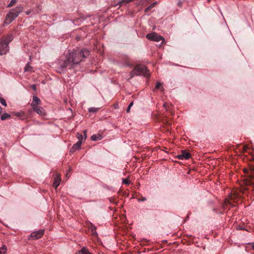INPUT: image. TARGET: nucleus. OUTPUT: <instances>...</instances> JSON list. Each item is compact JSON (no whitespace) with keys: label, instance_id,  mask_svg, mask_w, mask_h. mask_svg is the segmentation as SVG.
Instances as JSON below:
<instances>
[{"label":"nucleus","instance_id":"1","mask_svg":"<svg viewBox=\"0 0 254 254\" xmlns=\"http://www.w3.org/2000/svg\"><path fill=\"white\" fill-rule=\"evenodd\" d=\"M68 54L66 55V58H67L68 60L74 66L78 64L84 58L87 57L89 55V51L86 49L77 48L71 52L69 50Z\"/></svg>","mask_w":254,"mask_h":254},{"label":"nucleus","instance_id":"2","mask_svg":"<svg viewBox=\"0 0 254 254\" xmlns=\"http://www.w3.org/2000/svg\"><path fill=\"white\" fill-rule=\"evenodd\" d=\"M23 7L20 5L14 8L10 9L6 14L4 21V25L10 24L22 11Z\"/></svg>","mask_w":254,"mask_h":254},{"label":"nucleus","instance_id":"3","mask_svg":"<svg viewBox=\"0 0 254 254\" xmlns=\"http://www.w3.org/2000/svg\"><path fill=\"white\" fill-rule=\"evenodd\" d=\"M13 40L11 34L3 37L0 41V55L6 54L9 51V44Z\"/></svg>","mask_w":254,"mask_h":254},{"label":"nucleus","instance_id":"4","mask_svg":"<svg viewBox=\"0 0 254 254\" xmlns=\"http://www.w3.org/2000/svg\"><path fill=\"white\" fill-rule=\"evenodd\" d=\"M66 60L60 61L57 64L56 68L58 72L62 73L65 72L68 66L73 67V65H72L69 61L68 60L67 58H66Z\"/></svg>","mask_w":254,"mask_h":254},{"label":"nucleus","instance_id":"5","mask_svg":"<svg viewBox=\"0 0 254 254\" xmlns=\"http://www.w3.org/2000/svg\"><path fill=\"white\" fill-rule=\"evenodd\" d=\"M133 75H143L147 76L148 75V71L145 66L143 65H137L133 70L131 72Z\"/></svg>","mask_w":254,"mask_h":254},{"label":"nucleus","instance_id":"6","mask_svg":"<svg viewBox=\"0 0 254 254\" xmlns=\"http://www.w3.org/2000/svg\"><path fill=\"white\" fill-rule=\"evenodd\" d=\"M146 37L148 40L153 41L159 42L164 40L163 37L159 35L158 34L155 32L149 33L146 35Z\"/></svg>","mask_w":254,"mask_h":254},{"label":"nucleus","instance_id":"7","mask_svg":"<svg viewBox=\"0 0 254 254\" xmlns=\"http://www.w3.org/2000/svg\"><path fill=\"white\" fill-rule=\"evenodd\" d=\"M44 234V230H39L37 231L31 233L30 237L33 240H38L40 239Z\"/></svg>","mask_w":254,"mask_h":254},{"label":"nucleus","instance_id":"8","mask_svg":"<svg viewBox=\"0 0 254 254\" xmlns=\"http://www.w3.org/2000/svg\"><path fill=\"white\" fill-rule=\"evenodd\" d=\"M247 185L254 187V170H251L250 176L246 181Z\"/></svg>","mask_w":254,"mask_h":254},{"label":"nucleus","instance_id":"9","mask_svg":"<svg viewBox=\"0 0 254 254\" xmlns=\"http://www.w3.org/2000/svg\"><path fill=\"white\" fill-rule=\"evenodd\" d=\"M190 157V154L185 150L182 152V153L177 156V158L179 160L189 159Z\"/></svg>","mask_w":254,"mask_h":254},{"label":"nucleus","instance_id":"10","mask_svg":"<svg viewBox=\"0 0 254 254\" xmlns=\"http://www.w3.org/2000/svg\"><path fill=\"white\" fill-rule=\"evenodd\" d=\"M32 110L37 113L39 115L44 117L46 115V112L44 109L41 106H37L32 108Z\"/></svg>","mask_w":254,"mask_h":254},{"label":"nucleus","instance_id":"11","mask_svg":"<svg viewBox=\"0 0 254 254\" xmlns=\"http://www.w3.org/2000/svg\"><path fill=\"white\" fill-rule=\"evenodd\" d=\"M41 100L40 99L36 96H34L33 97L32 101L31 103V106L32 107V108L38 106L39 105L41 104Z\"/></svg>","mask_w":254,"mask_h":254},{"label":"nucleus","instance_id":"12","mask_svg":"<svg viewBox=\"0 0 254 254\" xmlns=\"http://www.w3.org/2000/svg\"><path fill=\"white\" fill-rule=\"evenodd\" d=\"M81 142L78 141L72 146L70 149V152H73L80 148L81 145Z\"/></svg>","mask_w":254,"mask_h":254},{"label":"nucleus","instance_id":"13","mask_svg":"<svg viewBox=\"0 0 254 254\" xmlns=\"http://www.w3.org/2000/svg\"><path fill=\"white\" fill-rule=\"evenodd\" d=\"M61 182V179L60 177L57 176L55 178L53 186L56 189H57L58 187L60 185Z\"/></svg>","mask_w":254,"mask_h":254},{"label":"nucleus","instance_id":"14","mask_svg":"<svg viewBox=\"0 0 254 254\" xmlns=\"http://www.w3.org/2000/svg\"><path fill=\"white\" fill-rule=\"evenodd\" d=\"M103 136L100 134H93L91 137V139L93 141L100 140H101Z\"/></svg>","mask_w":254,"mask_h":254},{"label":"nucleus","instance_id":"15","mask_svg":"<svg viewBox=\"0 0 254 254\" xmlns=\"http://www.w3.org/2000/svg\"><path fill=\"white\" fill-rule=\"evenodd\" d=\"M10 118V115L7 113H4L1 115L0 117V119L1 121H4L6 119H9Z\"/></svg>","mask_w":254,"mask_h":254},{"label":"nucleus","instance_id":"16","mask_svg":"<svg viewBox=\"0 0 254 254\" xmlns=\"http://www.w3.org/2000/svg\"><path fill=\"white\" fill-rule=\"evenodd\" d=\"M157 4V1H155L152 4H151L149 6H148L145 9V11L146 12L150 11L153 7L155 6V5Z\"/></svg>","mask_w":254,"mask_h":254},{"label":"nucleus","instance_id":"17","mask_svg":"<svg viewBox=\"0 0 254 254\" xmlns=\"http://www.w3.org/2000/svg\"><path fill=\"white\" fill-rule=\"evenodd\" d=\"M77 137L78 139V141H81V143H82L83 141L86 139L85 138H84V136L79 133H77Z\"/></svg>","mask_w":254,"mask_h":254},{"label":"nucleus","instance_id":"18","mask_svg":"<svg viewBox=\"0 0 254 254\" xmlns=\"http://www.w3.org/2000/svg\"><path fill=\"white\" fill-rule=\"evenodd\" d=\"M7 249L5 245H3L1 248H0V254H5L6 252Z\"/></svg>","mask_w":254,"mask_h":254},{"label":"nucleus","instance_id":"19","mask_svg":"<svg viewBox=\"0 0 254 254\" xmlns=\"http://www.w3.org/2000/svg\"><path fill=\"white\" fill-rule=\"evenodd\" d=\"M99 108H95V107H91L88 109V111L90 113H96L99 110Z\"/></svg>","mask_w":254,"mask_h":254},{"label":"nucleus","instance_id":"20","mask_svg":"<svg viewBox=\"0 0 254 254\" xmlns=\"http://www.w3.org/2000/svg\"><path fill=\"white\" fill-rule=\"evenodd\" d=\"M17 2L16 0H11L9 3L7 5V7H10L13 6Z\"/></svg>","mask_w":254,"mask_h":254},{"label":"nucleus","instance_id":"21","mask_svg":"<svg viewBox=\"0 0 254 254\" xmlns=\"http://www.w3.org/2000/svg\"><path fill=\"white\" fill-rule=\"evenodd\" d=\"M0 103L4 106L6 107L7 106L6 102L5 100L2 98L0 97Z\"/></svg>","mask_w":254,"mask_h":254},{"label":"nucleus","instance_id":"22","mask_svg":"<svg viewBox=\"0 0 254 254\" xmlns=\"http://www.w3.org/2000/svg\"><path fill=\"white\" fill-rule=\"evenodd\" d=\"M16 116L19 117L20 118H21L22 119H24V113L22 112H18L16 114Z\"/></svg>","mask_w":254,"mask_h":254},{"label":"nucleus","instance_id":"23","mask_svg":"<svg viewBox=\"0 0 254 254\" xmlns=\"http://www.w3.org/2000/svg\"><path fill=\"white\" fill-rule=\"evenodd\" d=\"M32 70V67L29 64H27L25 67V71H31Z\"/></svg>","mask_w":254,"mask_h":254},{"label":"nucleus","instance_id":"24","mask_svg":"<svg viewBox=\"0 0 254 254\" xmlns=\"http://www.w3.org/2000/svg\"><path fill=\"white\" fill-rule=\"evenodd\" d=\"M125 61H125V65L126 66H129L130 64H129V62H128V61H129L128 57L127 56H125Z\"/></svg>","mask_w":254,"mask_h":254},{"label":"nucleus","instance_id":"25","mask_svg":"<svg viewBox=\"0 0 254 254\" xmlns=\"http://www.w3.org/2000/svg\"><path fill=\"white\" fill-rule=\"evenodd\" d=\"M122 183H123V184H124L126 185H129L130 182H129V181L127 179L125 178V179H123Z\"/></svg>","mask_w":254,"mask_h":254},{"label":"nucleus","instance_id":"26","mask_svg":"<svg viewBox=\"0 0 254 254\" xmlns=\"http://www.w3.org/2000/svg\"><path fill=\"white\" fill-rule=\"evenodd\" d=\"M133 102H131L129 104V105L128 106L127 108V110H126L127 113H129L130 112V108L133 106Z\"/></svg>","mask_w":254,"mask_h":254},{"label":"nucleus","instance_id":"27","mask_svg":"<svg viewBox=\"0 0 254 254\" xmlns=\"http://www.w3.org/2000/svg\"><path fill=\"white\" fill-rule=\"evenodd\" d=\"M161 86V83L159 82H157L156 83L155 88L156 89H160Z\"/></svg>","mask_w":254,"mask_h":254},{"label":"nucleus","instance_id":"28","mask_svg":"<svg viewBox=\"0 0 254 254\" xmlns=\"http://www.w3.org/2000/svg\"><path fill=\"white\" fill-rule=\"evenodd\" d=\"M137 200L138 201H144L146 200V198L145 197L142 196L141 198H138Z\"/></svg>","mask_w":254,"mask_h":254},{"label":"nucleus","instance_id":"29","mask_svg":"<svg viewBox=\"0 0 254 254\" xmlns=\"http://www.w3.org/2000/svg\"><path fill=\"white\" fill-rule=\"evenodd\" d=\"M87 131L86 129H85L83 130V136H84V138H85V139L87 138Z\"/></svg>","mask_w":254,"mask_h":254},{"label":"nucleus","instance_id":"30","mask_svg":"<svg viewBox=\"0 0 254 254\" xmlns=\"http://www.w3.org/2000/svg\"><path fill=\"white\" fill-rule=\"evenodd\" d=\"M163 106H164V108H165V109H166V111H168V110H169V107L168 106V104L166 103H165L164 104Z\"/></svg>","mask_w":254,"mask_h":254},{"label":"nucleus","instance_id":"31","mask_svg":"<svg viewBox=\"0 0 254 254\" xmlns=\"http://www.w3.org/2000/svg\"><path fill=\"white\" fill-rule=\"evenodd\" d=\"M133 0H123V2H125L126 3H129L131 1H132Z\"/></svg>","mask_w":254,"mask_h":254},{"label":"nucleus","instance_id":"32","mask_svg":"<svg viewBox=\"0 0 254 254\" xmlns=\"http://www.w3.org/2000/svg\"><path fill=\"white\" fill-rule=\"evenodd\" d=\"M78 20L80 21V22H81L83 20L82 18H79L78 19H77L76 20H74V23H75V22L77 21V22L78 21Z\"/></svg>","mask_w":254,"mask_h":254},{"label":"nucleus","instance_id":"33","mask_svg":"<svg viewBox=\"0 0 254 254\" xmlns=\"http://www.w3.org/2000/svg\"><path fill=\"white\" fill-rule=\"evenodd\" d=\"M31 87H32V89H33V90L36 89V86L35 84L32 85Z\"/></svg>","mask_w":254,"mask_h":254},{"label":"nucleus","instance_id":"34","mask_svg":"<svg viewBox=\"0 0 254 254\" xmlns=\"http://www.w3.org/2000/svg\"><path fill=\"white\" fill-rule=\"evenodd\" d=\"M252 249L254 250V243H253L252 244Z\"/></svg>","mask_w":254,"mask_h":254}]
</instances>
